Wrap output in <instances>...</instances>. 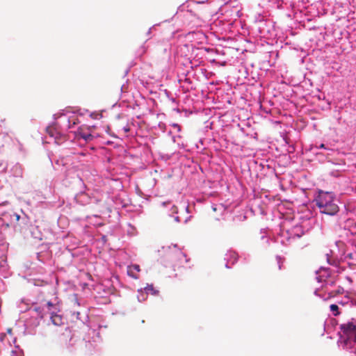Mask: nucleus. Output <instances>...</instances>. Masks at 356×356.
<instances>
[{"label":"nucleus","mask_w":356,"mask_h":356,"mask_svg":"<svg viewBox=\"0 0 356 356\" xmlns=\"http://www.w3.org/2000/svg\"><path fill=\"white\" fill-rule=\"evenodd\" d=\"M315 202L316 205L323 213L333 216L339 211V207L331 193L321 191Z\"/></svg>","instance_id":"obj_1"},{"label":"nucleus","mask_w":356,"mask_h":356,"mask_svg":"<svg viewBox=\"0 0 356 356\" xmlns=\"http://www.w3.org/2000/svg\"><path fill=\"white\" fill-rule=\"evenodd\" d=\"M60 343L67 345L72 339L71 330L68 327L55 330Z\"/></svg>","instance_id":"obj_2"},{"label":"nucleus","mask_w":356,"mask_h":356,"mask_svg":"<svg viewBox=\"0 0 356 356\" xmlns=\"http://www.w3.org/2000/svg\"><path fill=\"white\" fill-rule=\"evenodd\" d=\"M341 330L343 334L348 335L356 330V323L354 322H348V323L341 324L340 325Z\"/></svg>","instance_id":"obj_3"},{"label":"nucleus","mask_w":356,"mask_h":356,"mask_svg":"<svg viewBox=\"0 0 356 356\" xmlns=\"http://www.w3.org/2000/svg\"><path fill=\"white\" fill-rule=\"evenodd\" d=\"M76 138L78 140L81 138L86 142H90L95 138V136L90 132H86L82 129H80L76 134Z\"/></svg>","instance_id":"obj_4"},{"label":"nucleus","mask_w":356,"mask_h":356,"mask_svg":"<svg viewBox=\"0 0 356 356\" xmlns=\"http://www.w3.org/2000/svg\"><path fill=\"white\" fill-rule=\"evenodd\" d=\"M140 269L139 265H131L127 268V274L129 276L131 277L134 279H138V273L140 272Z\"/></svg>","instance_id":"obj_5"},{"label":"nucleus","mask_w":356,"mask_h":356,"mask_svg":"<svg viewBox=\"0 0 356 356\" xmlns=\"http://www.w3.org/2000/svg\"><path fill=\"white\" fill-rule=\"evenodd\" d=\"M50 313L51 314V321L52 323L55 325H60L62 324L61 316L56 314L55 311H52Z\"/></svg>","instance_id":"obj_6"},{"label":"nucleus","mask_w":356,"mask_h":356,"mask_svg":"<svg viewBox=\"0 0 356 356\" xmlns=\"http://www.w3.org/2000/svg\"><path fill=\"white\" fill-rule=\"evenodd\" d=\"M332 252L331 250L330 251V253L325 254V256L326 257V260L329 264H330L332 266H337L339 264V261L336 258H334L332 256Z\"/></svg>","instance_id":"obj_7"},{"label":"nucleus","mask_w":356,"mask_h":356,"mask_svg":"<svg viewBox=\"0 0 356 356\" xmlns=\"http://www.w3.org/2000/svg\"><path fill=\"white\" fill-rule=\"evenodd\" d=\"M145 291L147 293H152L153 295L156 294L157 293V291H156L154 289V286L153 285H147L146 287H145Z\"/></svg>","instance_id":"obj_8"},{"label":"nucleus","mask_w":356,"mask_h":356,"mask_svg":"<svg viewBox=\"0 0 356 356\" xmlns=\"http://www.w3.org/2000/svg\"><path fill=\"white\" fill-rule=\"evenodd\" d=\"M330 308L332 312H334V316H337L339 315V307L337 305L332 304L330 306Z\"/></svg>","instance_id":"obj_9"},{"label":"nucleus","mask_w":356,"mask_h":356,"mask_svg":"<svg viewBox=\"0 0 356 356\" xmlns=\"http://www.w3.org/2000/svg\"><path fill=\"white\" fill-rule=\"evenodd\" d=\"M95 129V126H90L87 127L88 131L90 132L91 134L93 132V131Z\"/></svg>","instance_id":"obj_10"},{"label":"nucleus","mask_w":356,"mask_h":356,"mask_svg":"<svg viewBox=\"0 0 356 356\" xmlns=\"http://www.w3.org/2000/svg\"><path fill=\"white\" fill-rule=\"evenodd\" d=\"M47 305L48 309H49V311H51V307H54V306H55V305H54L52 302H48L47 303Z\"/></svg>","instance_id":"obj_11"},{"label":"nucleus","mask_w":356,"mask_h":356,"mask_svg":"<svg viewBox=\"0 0 356 356\" xmlns=\"http://www.w3.org/2000/svg\"><path fill=\"white\" fill-rule=\"evenodd\" d=\"M319 147L320 148H325V145L324 144H321Z\"/></svg>","instance_id":"obj_12"},{"label":"nucleus","mask_w":356,"mask_h":356,"mask_svg":"<svg viewBox=\"0 0 356 356\" xmlns=\"http://www.w3.org/2000/svg\"><path fill=\"white\" fill-rule=\"evenodd\" d=\"M124 131H125V132H128V131H129V128H124Z\"/></svg>","instance_id":"obj_13"},{"label":"nucleus","mask_w":356,"mask_h":356,"mask_svg":"<svg viewBox=\"0 0 356 356\" xmlns=\"http://www.w3.org/2000/svg\"><path fill=\"white\" fill-rule=\"evenodd\" d=\"M35 310L36 312H39L40 308H35Z\"/></svg>","instance_id":"obj_14"},{"label":"nucleus","mask_w":356,"mask_h":356,"mask_svg":"<svg viewBox=\"0 0 356 356\" xmlns=\"http://www.w3.org/2000/svg\"><path fill=\"white\" fill-rule=\"evenodd\" d=\"M19 216L17 215V219L19 220Z\"/></svg>","instance_id":"obj_15"},{"label":"nucleus","mask_w":356,"mask_h":356,"mask_svg":"<svg viewBox=\"0 0 356 356\" xmlns=\"http://www.w3.org/2000/svg\"><path fill=\"white\" fill-rule=\"evenodd\" d=\"M355 341H356V334H355Z\"/></svg>","instance_id":"obj_16"}]
</instances>
